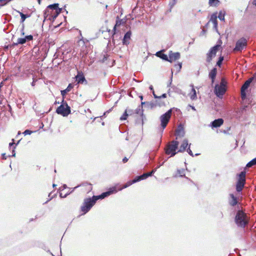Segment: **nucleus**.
<instances>
[{
	"instance_id": "nucleus-35",
	"label": "nucleus",
	"mask_w": 256,
	"mask_h": 256,
	"mask_svg": "<svg viewBox=\"0 0 256 256\" xmlns=\"http://www.w3.org/2000/svg\"><path fill=\"white\" fill-rule=\"evenodd\" d=\"M174 66L178 71H180L182 68V64L178 63V64H175Z\"/></svg>"
},
{
	"instance_id": "nucleus-49",
	"label": "nucleus",
	"mask_w": 256,
	"mask_h": 256,
	"mask_svg": "<svg viewBox=\"0 0 256 256\" xmlns=\"http://www.w3.org/2000/svg\"><path fill=\"white\" fill-rule=\"evenodd\" d=\"M34 84H35V82H34V80H33V82H32V86H34Z\"/></svg>"
},
{
	"instance_id": "nucleus-48",
	"label": "nucleus",
	"mask_w": 256,
	"mask_h": 256,
	"mask_svg": "<svg viewBox=\"0 0 256 256\" xmlns=\"http://www.w3.org/2000/svg\"><path fill=\"white\" fill-rule=\"evenodd\" d=\"M151 108H152L154 106H156V104H154L153 103H151L150 104Z\"/></svg>"
},
{
	"instance_id": "nucleus-14",
	"label": "nucleus",
	"mask_w": 256,
	"mask_h": 256,
	"mask_svg": "<svg viewBox=\"0 0 256 256\" xmlns=\"http://www.w3.org/2000/svg\"><path fill=\"white\" fill-rule=\"evenodd\" d=\"M76 78L78 84H82L84 82L86 84H87V81L82 72L78 71V74L76 76Z\"/></svg>"
},
{
	"instance_id": "nucleus-40",
	"label": "nucleus",
	"mask_w": 256,
	"mask_h": 256,
	"mask_svg": "<svg viewBox=\"0 0 256 256\" xmlns=\"http://www.w3.org/2000/svg\"><path fill=\"white\" fill-rule=\"evenodd\" d=\"M245 91L246 90L241 91V96L242 99L245 98L246 96V94Z\"/></svg>"
},
{
	"instance_id": "nucleus-5",
	"label": "nucleus",
	"mask_w": 256,
	"mask_h": 256,
	"mask_svg": "<svg viewBox=\"0 0 256 256\" xmlns=\"http://www.w3.org/2000/svg\"><path fill=\"white\" fill-rule=\"evenodd\" d=\"M70 108L68 106L67 102L63 100L62 104L56 110V112L62 116H67L70 113Z\"/></svg>"
},
{
	"instance_id": "nucleus-22",
	"label": "nucleus",
	"mask_w": 256,
	"mask_h": 256,
	"mask_svg": "<svg viewBox=\"0 0 256 256\" xmlns=\"http://www.w3.org/2000/svg\"><path fill=\"white\" fill-rule=\"evenodd\" d=\"M124 23V22L122 20H121L119 18L118 16L116 17V24L114 27L112 32H113V35L115 34L116 33V28L117 26H120L121 24H122Z\"/></svg>"
},
{
	"instance_id": "nucleus-46",
	"label": "nucleus",
	"mask_w": 256,
	"mask_h": 256,
	"mask_svg": "<svg viewBox=\"0 0 256 256\" xmlns=\"http://www.w3.org/2000/svg\"><path fill=\"white\" fill-rule=\"evenodd\" d=\"M12 142L10 143V144H9V146H12L13 144H14V139H12Z\"/></svg>"
},
{
	"instance_id": "nucleus-44",
	"label": "nucleus",
	"mask_w": 256,
	"mask_h": 256,
	"mask_svg": "<svg viewBox=\"0 0 256 256\" xmlns=\"http://www.w3.org/2000/svg\"><path fill=\"white\" fill-rule=\"evenodd\" d=\"M78 42L80 45V44H82L83 45L84 44V41L83 40H79Z\"/></svg>"
},
{
	"instance_id": "nucleus-23",
	"label": "nucleus",
	"mask_w": 256,
	"mask_h": 256,
	"mask_svg": "<svg viewBox=\"0 0 256 256\" xmlns=\"http://www.w3.org/2000/svg\"><path fill=\"white\" fill-rule=\"evenodd\" d=\"M217 18L218 16L216 14H213L210 16V22L212 23L214 28H216L218 26Z\"/></svg>"
},
{
	"instance_id": "nucleus-30",
	"label": "nucleus",
	"mask_w": 256,
	"mask_h": 256,
	"mask_svg": "<svg viewBox=\"0 0 256 256\" xmlns=\"http://www.w3.org/2000/svg\"><path fill=\"white\" fill-rule=\"evenodd\" d=\"M82 186H86L87 187V190L88 192H90V190H92V184H90V183H86V184H84L82 185Z\"/></svg>"
},
{
	"instance_id": "nucleus-13",
	"label": "nucleus",
	"mask_w": 256,
	"mask_h": 256,
	"mask_svg": "<svg viewBox=\"0 0 256 256\" xmlns=\"http://www.w3.org/2000/svg\"><path fill=\"white\" fill-rule=\"evenodd\" d=\"M180 58V54L178 52H172V51L170 52L168 62H172L178 60Z\"/></svg>"
},
{
	"instance_id": "nucleus-25",
	"label": "nucleus",
	"mask_w": 256,
	"mask_h": 256,
	"mask_svg": "<svg viewBox=\"0 0 256 256\" xmlns=\"http://www.w3.org/2000/svg\"><path fill=\"white\" fill-rule=\"evenodd\" d=\"M136 182H138L137 179H136V177L134 180H130V181L128 182H126L124 184V186L122 187V188H126L128 186H131L133 184H134V183H136Z\"/></svg>"
},
{
	"instance_id": "nucleus-12",
	"label": "nucleus",
	"mask_w": 256,
	"mask_h": 256,
	"mask_svg": "<svg viewBox=\"0 0 256 256\" xmlns=\"http://www.w3.org/2000/svg\"><path fill=\"white\" fill-rule=\"evenodd\" d=\"M215 92L218 96H223L226 91V87L223 86L216 84L214 88Z\"/></svg>"
},
{
	"instance_id": "nucleus-41",
	"label": "nucleus",
	"mask_w": 256,
	"mask_h": 256,
	"mask_svg": "<svg viewBox=\"0 0 256 256\" xmlns=\"http://www.w3.org/2000/svg\"><path fill=\"white\" fill-rule=\"evenodd\" d=\"M187 152H188V154L192 156H193V153L192 151V150L190 149V146L187 149Z\"/></svg>"
},
{
	"instance_id": "nucleus-28",
	"label": "nucleus",
	"mask_w": 256,
	"mask_h": 256,
	"mask_svg": "<svg viewBox=\"0 0 256 256\" xmlns=\"http://www.w3.org/2000/svg\"><path fill=\"white\" fill-rule=\"evenodd\" d=\"M220 1L218 0H209L208 4L212 6H216L218 5Z\"/></svg>"
},
{
	"instance_id": "nucleus-53",
	"label": "nucleus",
	"mask_w": 256,
	"mask_h": 256,
	"mask_svg": "<svg viewBox=\"0 0 256 256\" xmlns=\"http://www.w3.org/2000/svg\"><path fill=\"white\" fill-rule=\"evenodd\" d=\"M20 140H18V142H17V144H16V145H17L19 142H20Z\"/></svg>"
},
{
	"instance_id": "nucleus-9",
	"label": "nucleus",
	"mask_w": 256,
	"mask_h": 256,
	"mask_svg": "<svg viewBox=\"0 0 256 256\" xmlns=\"http://www.w3.org/2000/svg\"><path fill=\"white\" fill-rule=\"evenodd\" d=\"M228 204L230 206L234 207L238 206V208H239L238 205L240 204V202H239L238 198L233 194H229Z\"/></svg>"
},
{
	"instance_id": "nucleus-37",
	"label": "nucleus",
	"mask_w": 256,
	"mask_h": 256,
	"mask_svg": "<svg viewBox=\"0 0 256 256\" xmlns=\"http://www.w3.org/2000/svg\"><path fill=\"white\" fill-rule=\"evenodd\" d=\"M74 88V86L72 84H70L68 87L66 88V90H67L68 92L70 91V90Z\"/></svg>"
},
{
	"instance_id": "nucleus-51",
	"label": "nucleus",
	"mask_w": 256,
	"mask_h": 256,
	"mask_svg": "<svg viewBox=\"0 0 256 256\" xmlns=\"http://www.w3.org/2000/svg\"><path fill=\"white\" fill-rule=\"evenodd\" d=\"M146 104V102H141V104H142V105H143V104Z\"/></svg>"
},
{
	"instance_id": "nucleus-27",
	"label": "nucleus",
	"mask_w": 256,
	"mask_h": 256,
	"mask_svg": "<svg viewBox=\"0 0 256 256\" xmlns=\"http://www.w3.org/2000/svg\"><path fill=\"white\" fill-rule=\"evenodd\" d=\"M185 176V172L184 169L178 170L174 176L175 177L183 176Z\"/></svg>"
},
{
	"instance_id": "nucleus-33",
	"label": "nucleus",
	"mask_w": 256,
	"mask_h": 256,
	"mask_svg": "<svg viewBox=\"0 0 256 256\" xmlns=\"http://www.w3.org/2000/svg\"><path fill=\"white\" fill-rule=\"evenodd\" d=\"M223 60H224V56H220L218 60L216 62L217 66H218L220 67L221 66V65H222V62L223 61Z\"/></svg>"
},
{
	"instance_id": "nucleus-26",
	"label": "nucleus",
	"mask_w": 256,
	"mask_h": 256,
	"mask_svg": "<svg viewBox=\"0 0 256 256\" xmlns=\"http://www.w3.org/2000/svg\"><path fill=\"white\" fill-rule=\"evenodd\" d=\"M189 96L192 100H196L197 98L196 90L193 86L192 89V92L190 93Z\"/></svg>"
},
{
	"instance_id": "nucleus-32",
	"label": "nucleus",
	"mask_w": 256,
	"mask_h": 256,
	"mask_svg": "<svg viewBox=\"0 0 256 256\" xmlns=\"http://www.w3.org/2000/svg\"><path fill=\"white\" fill-rule=\"evenodd\" d=\"M128 114V110H126L123 115L120 117V120H126Z\"/></svg>"
},
{
	"instance_id": "nucleus-15",
	"label": "nucleus",
	"mask_w": 256,
	"mask_h": 256,
	"mask_svg": "<svg viewBox=\"0 0 256 256\" xmlns=\"http://www.w3.org/2000/svg\"><path fill=\"white\" fill-rule=\"evenodd\" d=\"M54 10V17H56L58 16V14H60L61 10L58 8V4H50L48 6V11L50 10Z\"/></svg>"
},
{
	"instance_id": "nucleus-2",
	"label": "nucleus",
	"mask_w": 256,
	"mask_h": 256,
	"mask_svg": "<svg viewBox=\"0 0 256 256\" xmlns=\"http://www.w3.org/2000/svg\"><path fill=\"white\" fill-rule=\"evenodd\" d=\"M234 221L238 226L244 228L248 224V218L243 210H238L236 215Z\"/></svg>"
},
{
	"instance_id": "nucleus-34",
	"label": "nucleus",
	"mask_w": 256,
	"mask_h": 256,
	"mask_svg": "<svg viewBox=\"0 0 256 256\" xmlns=\"http://www.w3.org/2000/svg\"><path fill=\"white\" fill-rule=\"evenodd\" d=\"M153 94H154V97L155 98H158L159 99L160 98H166V94H162V96H158L156 94H155L154 92H153Z\"/></svg>"
},
{
	"instance_id": "nucleus-38",
	"label": "nucleus",
	"mask_w": 256,
	"mask_h": 256,
	"mask_svg": "<svg viewBox=\"0 0 256 256\" xmlns=\"http://www.w3.org/2000/svg\"><path fill=\"white\" fill-rule=\"evenodd\" d=\"M20 16H21V19L22 20V22H24L26 20V15H25L23 13L21 12L20 13Z\"/></svg>"
},
{
	"instance_id": "nucleus-3",
	"label": "nucleus",
	"mask_w": 256,
	"mask_h": 256,
	"mask_svg": "<svg viewBox=\"0 0 256 256\" xmlns=\"http://www.w3.org/2000/svg\"><path fill=\"white\" fill-rule=\"evenodd\" d=\"M246 183V172L242 171L237 174V181L236 184V192H240Z\"/></svg>"
},
{
	"instance_id": "nucleus-20",
	"label": "nucleus",
	"mask_w": 256,
	"mask_h": 256,
	"mask_svg": "<svg viewBox=\"0 0 256 256\" xmlns=\"http://www.w3.org/2000/svg\"><path fill=\"white\" fill-rule=\"evenodd\" d=\"M217 74V70L216 68H213L209 73L208 76L212 80V84H214V80L216 78V76Z\"/></svg>"
},
{
	"instance_id": "nucleus-50",
	"label": "nucleus",
	"mask_w": 256,
	"mask_h": 256,
	"mask_svg": "<svg viewBox=\"0 0 256 256\" xmlns=\"http://www.w3.org/2000/svg\"><path fill=\"white\" fill-rule=\"evenodd\" d=\"M140 98L141 100H142V99H143V96H140Z\"/></svg>"
},
{
	"instance_id": "nucleus-8",
	"label": "nucleus",
	"mask_w": 256,
	"mask_h": 256,
	"mask_svg": "<svg viewBox=\"0 0 256 256\" xmlns=\"http://www.w3.org/2000/svg\"><path fill=\"white\" fill-rule=\"evenodd\" d=\"M247 46V40L244 38L239 39L236 42V46L234 48L233 51L241 52L243 49L245 48Z\"/></svg>"
},
{
	"instance_id": "nucleus-42",
	"label": "nucleus",
	"mask_w": 256,
	"mask_h": 256,
	"mask_svg": "<svg viewBox=\"0 0 256 256\" xmlns=\"http://www.w3.org/2000/svg\"><path fill=\"white\" fill-rule=\"evenodd\" d=\"M68 92L66 90V89L63 90L61 91V94L62 96H65V94Z\"/></svg>"
},
{
	"instance_id": "nucleus-21",
	"label": "nucleus",
	"mask_w": 256,
	"mask_h": 256,
	"mask_svg": "<svg viewBox=\"0 0 256 256\" xmlns=\"http://www.w3.org/2000/svg\"><path fill=\"white\" fill-rule=\"evenodd\" d=\"M254 78L252 77L250 78L248 80L245 82L244 84L242 86L241 88V91L246 90L250 86V83L252 82Z\"/></svg>"
},
{
	"instance_id": "nucleus-29",
	"label": "nucleus",
	"mask_w": 256,
	"mask_h": 256,
	"mask_svg": "<svg viewBox=\"0 0 256 256\" xmlns=\"http://www.w3.org/2000/svg\"><path fill=\"white\" fill-rule=\"evenodd\" d=\"M256 164V158L250 160L246 164V167L250 168L254 165Z\"/></svg>"
},
{
	"instance_id": "nucleus-52",
	"label": "nucleus",
	"mask_w": 256,
	"mask_h": 256,
	"mask_svg": "<svg viewBox=\"0 0 256 256\" xmlns=\"http://www.w3.org/2000/svg\"><path fill=\"white\" fill-rule=\"evenodd\" d=\"M131 111H132L131 110H128V112L129 113H130V112H131Z\"/></svg>"
},
{
	"instance_id": "nucleus-45",
	"label": "nucleus",
	"mask_w": 256,
	"mask_h": 256,
	"mask_svg": "<svg viewBox=\"0 0 256 256\" xmlns=\"http://www.w3.org/2000/svg\"><path fill=\"white\" fill-rule=\"evenodd\" d=\"M188 106H190V108H191L193 110H196V109L195 108L194 106H192L190 104L188 105Z\"/></svg>"
},
{
	"instance_id": "nucleus-31",
	"label": "nucleus",
	"mask_w": 256,
	"mask_h": 256,
	"mask_svg": "<svg viewBox=\"0 0 256 256\" xmlns=\"http://www.w3.org/2000/svg\"><path fill=\"white\" fill-rule=\"evenodd\" d=\"M218 18L220 20H224V13L222 11L220 12L218 16Z\"/></svg>"
},
{
	"instance_id": "nucleus-18",
	"label": "nucleus",
	"mask_w": 256,
	"mask_h": 256,
	"mask_svg": "<svg viewBox=\"0 0 256 256\" xmlns=\"http://www.w3.org/2000/svg\"><path fill=\"white\" fill-rule=\"evenodd\" d=\"M132 32H131L128 31L124 36L122 40V43L124 44L128 45L130 44V40Z\"/></svg>"
},
{
	"instance_id": "nucleus-11",
	"label": "nucleus",
	"mask_w": 256,
	"mask_h": 256,
	"mask_svg": "<svg viewBox=\"0 0 256 256\" xmlns=\"http://www.w3.org/2000/svg\"><path fill=\"white\" fill-rule=\"evenodd\" d=\"M33 40V36L32 35H28L24 38H19L18 39L17 42L14 43L12 46H17L18 44H24L27 40L30 41Z\"/></svg>"
},
{
	"instance_id": "nucleus-39",
	"label": "nucleus",
	"mask_w": 256,
	"mask_h": 256,
	"mask_svg": "<svg viewBox=\"0 0 256 256\" xmlns=\"http://www.w3.org/2000/svg\"><path fill=\"white\" fill-rule=\"evenodd\" d=\"M32 133V132L30 130H26L23 134L26 136L27 134H30Z\"/></svg>"
},
{
	"instance_id": "nucleus-6",
	"label": "nucleus",
	"mask_w": 256,
	"mask_h": 256,
	"mask_svg": "<svg viewBox=\"0 0 256 256\" xmlns=\"http://www.w3.org/2000/svg\"><path fill=\"white\" fill-rule=\"evenodd\" d=\"M172 110L170 109L160 116V118L161 122V126L163 129L166 126L168 122H169L172 116Z\"/></svg>"
},
{
	"instance_id": "nucleus-47",
	"label": "nucleus",
	"mask_w": 256,
	"mask_h": 256,
	"mask_svg": "<svg viewBox=\"0 0 256 256\" xmlns=\"http://www.w3.org/2000/svg\"><path fill=\"white\" fill-rule=\"evenodd\" d=\"M252 4L256 6V0H252Z\"/></svg>"
},
{
	"instance_id": "nucleus-1",
	"label": "nucleus",
	"mask_w": 256,
	"mask_h": 256,
	"mask_svg": "<svg viewBox=\"0 0 256 256\" xmlns=\"http://www.w3.org/2000/svg\"><path fill=\"white\" fill-rule=\"evenodd\" d=\"M115 190L108 191L102 193L99 196H94L92 198H86L84 200L82 206L80 208L81 211L83 214H86L95 204L96 202L99 199H103L104 198L112 194Z\"/></svg>"
},
{
	"instance_id": "nucleus-10",
	"label": "nucleus",
	"mask_w": 256,
	"mask_h": 256,
	"mask_svg": "<svg viewBox=\"0 0 256 256\" xmlns=\"http://www.w3.org/2000/svg\"><path fill=\"white\" fill-rule=\"evenodd\" d=\"M184 134L185 132L184 130V127L182 124H180L178 125L177 129L176 130V139L183 138Z\"/></svg>"
},
{
	"instance_id": "nucleus-43",
	"label": "nucleus",
	"mask_w": 256,
	"mask_h": 256,
	"mask_svg": "<svg viewBox=\"0 0 256 256\" xmlns=\"http://www.w3.org/2000/svg\"><path fill=\"white\" fill-rule=\"evenodd\" d=\"M128 158H126V157H124L123 159H122V162L124 163H126V162L128 161Z\"/></svg>"
},
{
	"instance_id": "nucleus-4",
	"label": "nucleus",
	"mask_w": 256,
	"mask_h": 256,
	"mask_svg": "<svg viewBox=\"0 0 256 256\" xmlns=\"http://www.w3.org/2000/svg\"><path fill=\"white\" fill-rule=\"evenodd\" d=\"M178 146V142L176 140H172L168 142L165 148V152L167 155H170V156H174L178 153L176 152Z\"/></svg>"
},
{
	"instance_id": "nucleus-36",
	"label": "nucleus",
	"mask_w": 256,
	"mask_h": 256,
	"mask_svg": "<svg viewBox=\"0 0 256 256\" xmlns=\"http://www.w3.org/2000/svg\"><path fill=\"white\" fill-rule=\"evenodd\" d=\"M226 82L224 78H222L221 80V82L220 83V86H223L226 87Z\"/></svg>"
},
{
	"instance_id": "nucleus-24",
	"label": "nucleus",
	"mask_w": 256,
	"mask_h": 256,
	"mask_svg": "<svg viewBox=\"0 0 256 256\" xmlns=\"http://www.w3.org/2000/svg\"><path fill=\"white\" fill-rule=\"evenodd\" d=\"M157 56L161 58L162 59L168 61V56L166 54L163 53V51H159L156 53V54Z\"/></svg>"
},
{
	"instance_id": "nucleus-17",
	"label": "nucleus",
	"mask_w": 256,
	"mask_h": 256,
	"mask_svg": "<svg viewBox=\"0 0 256 256\" xmlns=\"http://www.w3.org/2000/svg\"><path fill=\"white\" fill-rule=\"evenodd\" d=\"M155 170H153L152 171L149 172L144 173L141 176H136L138 182H139L141 180L146 179L150 176H151L153 173H154Z\"/></svg>"
},
{
	"instance_id": "nucleus-19",
	"label": "nucleus",
	"mask_w": 256,
	"mask_h": 256,
	"mask_svg": "<svg viewBox=\"0 0 256 256\" xmlns=\"http://www.w3.org/2000/svg\"><path fill=\"white\" fill-rule=\"evenodd\" d=\"M188 145V140L184 139L182 141V143L181 145L180 146V148L178 150V152H184L186 150Z\"/></svg>"
},
{
	"instance_id": "nucleus-54",
	"label": "nucleus",
	"mask_w": 256,
	"mask_h": 256,
	"mask_svg": "<svg viewBox=\"0 0 256 256\" xmlns=\"http://www.w3.org/2000/svg\"><path fill=\"white\" fill-rule=\"evenodd\" d=\"M20 134V132H18V134Z\"/></svg>"
},
{
	"instance_id": "nucleus-16",
	"label": "nucleus",
	"mask_w": 256,
	"mask_h": 256,
	"mask_svg": "<svg viewBox=\"0 0 256 256\" xmlns=\"http://www.w3.org/2000/svg\"><path fill=\"white\" fill-rule=\"evenodd\" d=\"M224 120L222 118H220L214 120L210 123V126L212 128H217L223 124Z\"/></svg>"
},
{
	"instance_id": "nucleus-7",
	"label": "nucleus",
	"mask_w": 256,
	"mask_h": 256,
	"mask_svg": "<svg viewBox=\"0 0 256 256\" xmlns=\"http://www.w3.org/2000/svg\"><path fill=\"white\" fill-rule=\"evenodd\" d=\"M220 47V44H216L210 48V51L206 54V60L208 62H210L212 61V58L216 56Z\"/></svg>"
}]
</instances>
